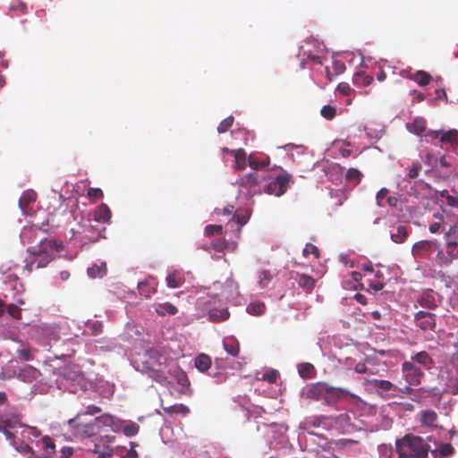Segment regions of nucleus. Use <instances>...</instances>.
Instances as JSON below:
<instances>
[{"label":"nucleus","instance_id":"obj_34","mask_svg":"<svg viewBox=\"0 0 458 458\" xmlns=\"http://www.w3.org/2000/svg\"><path fill=\"white\" fill-rule=\"evenodd\" d=\"M36 200V193L33 191H27L22 193L19 199V206L22 210H25L26 207Z\"/></svg>","mask_w":458,"mask_h":458},{"label":"nucleus","instance_id":"obj_61","mask_svg":"<svg viewBox=\"0 0 458 458\" xmlns=\"http://www.w3.org/2000/svg\"><path fill=\"white\" fill-rule=\"evenodd\" d=\"M18 357L22 360H30L32 356L28 349H21L18 351Z\"/></svg>","mask_w":458,"mask_h":458},{"label":"nucleus","instance_id":"obj_36","mask_svg":"<svg viewBox=\"0 0 458 458\" xmlns=\"http://www.w3.org/2000/svg\"><path fill=\"white\" fill-rule=\"evenodd\" d=\"M372 386L377 390L391 391L395 386L388 380L373 379L371 382Z\"/></svg>","mask_w":458,"mask_h":458},{"label":"nucleus","instance_id":"obj_51","mask_svg":"<svg viewBox=\"0 0 458 458\" xmlns=\"http://www.w3.org/2000/svg\"><path fill=\"white\" fill-rule=\"evenodd\" d=\"M278 377H279L278 372L276 369H271V370L264 373L261 377V379L269 384H273V383L276 382Z\"/></svg>","mask_w":458,"mask_h":458},{"label":"nucleus","instance_id":"obj_39","mask_svg":"<svg viewBox=\"0 0 458 458\" xmlns=\"http://www.w3.org/2000/svg\"><path fill=\"white\" fill-rule=\"evenodd\" d=\"M362 174L356 168H349L345 174V179L350 182L359 183Z\"/></svg>","mask_w":458,"mask_h":458},{"label":"nucleus","instance_id":"obj_17","mask_svg":"<svg viewBox=\"0 0 458 458\" xmlns=\"http://www.w3.org/2000/svg\"><path fill=\"white\" fill-rule=\"evenodd\" d=\"M434 242L431 241H420L412 246V255L414 257H423L426 252L432 250Z\"/></svg>","mask_w":458,"mask_h":458},{"label":"nucleus","instance_id":"obj_22","mask_svg":"<svg viewBox=\"0 0 458 458\" xmlns=\"http://www.w3.org/2000/svg\"><path fill=\"white\" fill-rule=\"evenodd\" d=\"M209 320L212 322L225 321L230 317V313L226 308L224 309H211L208 312Z\"/></svg>","mask_w":458,"mask_h":458},{"label":"nucleus","instance_id":"obj_12","mask_svg":"<svg viewBox=\"0 0 458 458\" xmlns=\"http://www.w3.org/2000/svg\"><path fill=\"white\" fill-rule=\"evenodd\" d=\"M138 288L140 295L144 296L147 299H149L152 294L157 292V282L155 278L149 277L148 279L140 282L138 284Z\"/></svg>","mask_w":458,"mask_h":458},{"label":"nucleus","instance_id":"obj_9","mask_svg":"<svg viewBox=\"0 0 458 458\" xmlns=\"http://www.w3.org/2000/svg\"><path fill=\"white\" fill-rule=\"evenodd\" d=\"M114 440L113 436H105L97 439L94 444L93 453L98 455L97 458H107L113 455V449L108 445Z\"/></svg>","mask_w":458,"mask_h":458},{"label":"nucleus","instance_id":"obj_35","mask_svg":"<svg viewBox=\"0 0 458 458\" xmlns=\"http://www.w3.org/2000/svg\"><path fill=\"white\" fill-rule=\"evenodd\" d=\"M266 306L263 302H251L247 307V311L253 316H260L264 314Z\"/></svg>","mask_w":458,"mask_h":458},{"label":"nucleus","instance_id":"obj_10","mask_svg":"<svg viewBox=\"0 0 458 458\" xmlns=\"http://www.w3.org/2000/svg\"><path fill=\"white\" fill-rule=\"evenodd\" d=\"M414 318L418 327L423 331H433L436 327V316L433 313L420 310L415 314Z\"/></svg>","mask_w":458,"mask_h":458},{"label":"nucleus","instance_id":"obj_55","mask_svg":"<svg viewBox=\"0 0 458 458\" xmlns=\"http://www.w3.org/2000/svg\"><path fill=\"white\" fill-rule=\"evenodd\" d=\"M249 217L245 215H240L237 212H234V215L233 216V222H235L236 224L240 225V226L237 228V231H241V226L245 225L248 222Z\"/></svg>","mask_w":458,"mask_h":458},{"label":"nucleus","instance_id":"obj_50","mask_svg":"<svg viewBox=\"0 0 458 458\" xmlns=\"http://www.w3.org/2000/svg\"><path fill=\"white\" fill-rule=\"evenodd\" d=\"M87 196L91 201H96L99 199H102L104 193L99 188H89L88 190Z\"/></svg>","mask_w":458,"mask_h":458},{"label":"nucleus","instance_id":"obj_1","mask_svg":"<svg viewBox=\"0 0 458 458\" xmlns=\"http://www.w3.org/2000/svg\"><path fill=\"white\" fill-rule=\"evenodd\" d=\"M64 249L61 242L54 239H45L40 241L39 244L31 246L28 249L32 258L26 264L25 268L32 272L34 268H42L47 266L55 258V252H60Z\"/></svg>","mask_w":458,"mask_h":458},{"label":"nucleus","instance_id":"obj_49","mask_svg":"<svg viewBox=\"0 0 458 458\" xmlns=\"http://www.w3.org/2000/svg\"><path fill=\"white\" fill-rule=\"evenodd\" d=\"M446 241L458 242V222L445 233Z\"/></svg>","mask_w":458,"mask_h":458},{"label":"nucleus","instance_id":"obj_43","mask_svg":"<svg viewBox=\"0 0 458 458\" xmlns=\"http://www.w3.org/2000/svg\"><path fill=\"white\" fill-rule=\"evenodd\" d=\"M63 375L65 378L72 380V381H77L82 377L81 371L72 370V368H69V367H67L64 369Z\"/></svg>","mask_w":458,"mask_h":458},{"label":"nucleus","instance_id":"obj_52","mask_svg":"<svg viewBox=\"0 0 458 458\" xmlns=\"http://www.w3.org/2000/svg\"><path fill=\"white\" fill-rule=\"evenodd\" d=\"M437 452L441 456H448L454 454V449L451 444H442L437 449Z\"/></svg>","mask_w":458,"mask_h":458},{"label":"nucleus","instance_id":"obj_60","mask_svg":"<svg viewBox=\"0 0 458 458\" xmlns=\"http://www.w3.org/2000/svg\"><path fill=\"white\" fill-rule=\"evenodd\" d=\"M388 190L386 188H382L377 193V203L379 207L383 206L382 200L387 196Z\"/></svg>","mask_w":458,"mask_h":458},{"label":"nucleus","instance_id":"obj_48","mask_svg":"<svg viewBox=\"0 0 458 458\" xmlns=\"http://www.w3.org/2000/svg\"><path fill=\"white\" fill-rule=\"evenodd\" d=\"M233 123V116L226 117L219 123V125L217 127V131L219 133H224V132L227 131L232 127Z\"/></svg>","mask_w":458,"mask_h":458},{"label":"nucleus","instance_id":"obj_26","mask_svg":"<svg viewBox=\"0 0 458 458\" xmlns=\"http://www.w3.org/2000/svg\"><path fill=\"white\" fill-rule=\"evenodd\" d=\"M155 310L159 316H165L166 314L175 315L178 311L177 308L170 302L157 304Z\"/></svg>","mask_w":458,"mask_h":458},{"label":"nucleus","instance_id":"obj_11","mask_svg":"<svg viewBox=\"0 0 458 458\" xmlns=\"http://www.w3.org/2000/svg\"><path fill=\"white\" fill-rule=\"evenodd\" d=\"M283 427L276 423L259 425L257 430L261 432V437L267 442L276 440L281 434Z\"/></svg>","mask_w":458,"mask_h":458},{"label":"nucleus","instance_id":"obj_32","mask_svg":"<svg viewBox=\"0 0 458 458\" xmlns=\"http://www.w3.org/2000/svg\"><path fill=\"white\" fill-rule=\"evenodd\" d=\"M373 81V77L367 75L363 72H355L352 78L353 84L369 86Z\"/></svg>","mask_w":458,"mask_h":458},{"label":"nucleus","instance_id":"obj_19","mask_svg":"<svg viewBox=\"0 0 458 458\" xmlns=\"http://www.w3.org/2000/svg\"><path fill=\"white\" fill-rule=\"evenodd\" d=\"M231 154L233 155L235 159L234 168L236 170H244L247 166V154L243 148L232 150Z\"/></svg>","mask_w":458,"mask_h":458},{"label":"nucleus","instance_id":"obj_41","mask_svg":"<svg viewBox=\"0 0 458 458\" xmlns=\"http://www.w3.org/2000/svg\"><path fill=\"white\" fill-rule=\"evenodd\" d=\"M15 449L24 454L27 458H37L32 447H30L28 444H21L20 445H13Z\"/></svg>","mask_w":458,"mask_h":458},{"label":"nucleus","instance_id":"obj_63","mask_svg":"<svg viewBox=\"0 0 458 458\" xmlns=\"http://www.w3.org/2000/svg\"><path fill=\"white\" fill-rule=\"evenodd\" d=\"M73 454V449L72 447H63L61 449V455L56 458H71Z\"/></svg>","mask_w":458,"mask_h":458},{"label":"nucleus","instance_id":"obj_30","mask_svg":"<svg viewBox=\"0 0 458 458\" xmlns=\"http://www.w3.org/2000/svg\"><path fill=\"white\" fill-rule=\"evenodd\" d=\"M211 366V359L206 354H199L195 358V367L200 371H207Z\"/></svg>","mask_w":458,"mask_h":458},{"label":"nucleus","instance_id":"obj_54","mask_svg":"<svg viewBox=\"0 0 458 458\" xmlns=\"http://www.w3.org/2000/svg\"><path fill=\"white\" fill-rule=\"evenodd\" d=\"M314 367L310 363H303L299 369V373L301 377H309Z\"/></svg>","mask_w":458,"mask_h":458},{"label":"nucleus","instance_id":"obj_25","mask_svg":"<svg viewBox=\"0 0 458 458\" xmlns=\"http://www.w3.org/2000/svg\"><path fill=\"white\" fill-rule=\"evenodd\" d=\"M447 257L445 263H451L453 259H458V242L446 241L445 244Z\"/></svg>","mask_w":458,"mask_h":458},{"label":"nucleus","instance_id":"obj_31","mask_svg":"<svg viewBox=\"0 0 458 458\" xmlns=\"http://www.w3.org/2000/svg\"><path fill=\"white\" fill-rule=\"evenodd\" d=\"M248 163L251 169L258 170L269 165V157L259 160L255 155L250 154L248 157Z\"/></svg>","mask_w":458,"mask_h":458},{"label":"nucleus","instance_id":"obj_4","mask_svg":"<svg viewBox=\"0 0 458 458\" xmlns=\"http://www.w3.org/2000/svg\"><path fill=\"white\" fill-rule=\"evenodd\" d=\"M161 359L165 360L164 357L160 356L158 360L152 362L151 360H153V357L149 356V360H146L144 362V369L149 377L165 386L168 381L165 372L160 368L162 366Z\"/></svg>","mask_w":458,"mask_h":458},{"label":"nucleus","instance_id":"obj_2","mask_svg":"<svg viewBox=\"0 0 458 458\" xmlns=\"http://www.w3.org/2000/svg\"><path fill=\"white\" fill-rule=\"evenodd\" d=\"M395 445L403 458H427L430 449L429 445L422 437L413 435H405L402 439L396 440Z\"/></svg>","mask_w":458,"mask_h":458},{"label":"nucleus","instance_id":"obj_24","mask_svg":"<svg viewBox=\"0 0 458 458\" xmlns=\"http://www.w3.org/2000/svg\"><path fill=\"white\" fill-rule=\"evenodd\" d=\"M408 235V229L404 225H398L395 231L391 232V239L395 243H403L407 239Z\"/></svg>","mask_w":458,"mask_h":458},{"label":"nucleus","instance_id":"obj_42","mask_svg":"<svg viewBox=\"0 0 458 458\" xmlns=\"http://www.w3.org/2000/svg\"><path fill=\"white\" fill-rule=\"evenodd\" d=\"M321 115L327 120H332L336 115V109L333 106L326 105L320 110Z\"/></svg>","mask_w":458,"mask_h":458},{"label":"nucleus","instance_id":"obj_21","mask_svg":"<svg viewBox=\"0 0 458 458\" xmlns=\"http://www.w3.org/2000/svg\"><path fill=\"white\" fill-rule=\"evenodd\" d=\"M437 415L434 411L427 410L420 413V421L422 425L427 427H436Z\"/></svg>","mask_w":458,"mask_h":458},{"label":"nucleus","instance_id":"obj_37","mask_svg":"<svg viewBox=\"0 0 458 458\" xmlns=\"http://www.w3.org/2000/svg\"><path fill=\"white\" fill-rule=\"evenodd\" d=\"M85 325L92 335H98L103 331V323L101 321L88 320Z\"/></svg>","mask_w":458,"mask_h":458},{"label":"nucleus","instance_id":"obj_5","mask_svg":"<svg viewBox=\"0 0 458 458\" xmlns=\"http://www.w3.org/2000/svg\"><path fill=\"white\" fill-rule=\"evenodd\" d=\"M21 415L17 409L13 406H7L4 410L0 409V429L4 427L14 428L16 426H21Z\"/></svg>","mask_w":458,"mask_h":458},{"label":"nucleus","instance_id":"obj_45","mask_svg":"<svg viewBox=\"0 0 458 458\" xmlns=\"http://www.w3.org/2000/svg\"><path fill=\"white\" fill-rule=\"evenodd\" d=\"M174 375L177 377L178 383L182 387H188L190 386L189 379H188L186 374L182 370H181L180 369L176 368L174 369Z\"/></svg>","mask_w":458,"mask_h":458},{"label":"nucleus","instance_id":"obj_16","mask_svg":"<svg viewBox=\"0 0 458 458\" xmlns=\"http://www.w3.org/2000/svg\"><path fill=\"white\" fill-rule=\"evenodd\" d=\"M411 360L422 365L426 369H430L434 363L431 356L425 351H421L411 355Z\"/></svg>","mask_w":458,"mask_h":458},{"label":"nucleus","instance_id":"obj_44","mask_svg":"<svg viewBox=\"0 0 458 458\" xmlns=\"http://www.w3.org/2000/svg\"><path fill=\"white\" fill-rule=\"evenodd\" d=\"M140 426L135 422H131L123 427V432L126 437H131L138 434Z\"/></svg>","mask_w":458,"mask_h":458},{"label":"nucleus","instance_id":"obj_56","mask_svg":"<svg viewBox=\"0 0 458 458\" xmlns=\"http://www.w3.org/2000/svg\"><path fill=\"white\" fill-rule=\"evenodd\" d=\"M271 279H272V275L269 271L262 270L259 272V283L260 284H264L265 283L271 281Z\"/></svg>","mask_w":458,"mask_h":458},{"label":"nucleus","instance_id":"obj_64","mask_svg":"<svg viewBox=\"0 0 458 458\" xmlns=\"http://www.w3.org/2000/svg\"><path fill=\"white\" fill-rule=\"evenodd\" d=\"M446 204L449 207L458 208V198L454 197V196H452V195H447V197H446Z\"/></svg>","mask_w":458,"mask_h":458},{"label":"nucleus","instance_id":"obj_6","mask_svg":"<svg viewBox=\"0 0 458 458\" xmlns=\"http://www.w3.org/2000/svg\"><path fill=\"white\" fill-rule=\"evenodd\" d=\"M288 184L289 176L287 174H279L275 180L266 185L264 192L269 195L280 197L286 191Z\"/></svg>","mask_w":458,"mask_h":458},{"label":"nucleus","instance_id":"obj_40","mask_svg":"<svg viewBox=\"0 0 458 458\" xmlns=\"http://www.w3.org/2000/svg\"><path fill=\"white\" fill-rule=\"evenodd\" d=\"M431 79V76L429 73L424 72V71H418L416 74L414 75V81L420 85V86H426L429 83Z\"/></svg>","mask_w":458,"mask_h":458},{"label":"nucleus","instance_id":"obj_38","mask_svg":"<svg viewBox=\"0 0 458 458\" xmlns=\"http://www.w3.org/2000/svg\"><path fill=\"white\" fill-rule=\"evenodd\" d=\"M444 392L454 395L458 394V378L454 377H448Z\"/></svg>","mask_w":458,"mask_h":458},{"label":"nucleus","instance_id":"obj_47","mask_svg":"<svg viewBox=\"0 0 458 458\" xmlns=\"http://www.w3.org/2000/svg\"><path fill=\"white\" fill-rule=\"evenodd\" d=\"M6 311L8 315L15 319H20L21 318V310L15 304H9L6 306Z\"/></svg>","mask_w":458,"mask_h":458},{"label":"nucleus","instance_id":"obj_7","mask_svg":"<svg viewBox=\"0 0 458 458\" xmlns=\"http://www.w3.org/2000/svg\"><path fill=\"white\" fill-rule=\"evenodd\" d=\"M327 386L325 382H316L308 384L303 390V396L314 401H324L327 394Z\"/></svg>","mask_w":458,"mask_h":458},{"label":"nucleus","instance_id":"obj_62","mask_svg":"<svg viewBox=\"0 0 458 458\" xmlns=\"http://www.w3.org/2000/svg\"><path fill=\"white\" fill-rule=\"evenodd\" d=\"M10 429L11 428L9 427H4V429H0V432H3L5 435L6 439L11 441V445H15V442H14L15 436L13 433H12L10 431Z\"/></svg>","mask_w":458,"mask_h":458},{"label":"nucleus","instance_id":"obj_15","mask_svg":"<svg viewBox=\"0 0 458 458\" xmlns=\"http://www.w3.org/2000/svg\"><path fill=\"white\" fill-rule=\"evenodd\" d=\"M111 217V210L105 203L100 204L94 212V218L98 222L108 223Z\"/></svg>","mask_w":458,"mask_h":458},{"label":"nucleus","instance_id":"obj_23","mask_svg":"<svg viewBox=\"0 0 458 458\" xmlns=\"http://www.w3.org/2000/svg\"><path fill=\"white\" fill-rule=\"evenodd\" d=\"M224 348L227 353L232 356H237L240 352V344L233 337L225 338L223 343Z\"/></svg>","mask_w":458,"mask_h":458},{"label":"nucleus","instance_id":"obj_53","mask_svg":"<svg viewBox=\"0 0 458 458\" xmlns=\"http://www.w3.org/2000/svg\"><path fill=\"white\" fill-rule=\"evenodd\" d=\"M222 230L223 227L220 225H208L205 227V233L208 236L220 234L222 233Z\"/></svg>","mask_w":458,"mask_h":458},{"label":"nucleus","instance_id":"obj_20","mask_svg":"<svg viewBox=\"0 0 458 458\" xmlns=\"http://www.w3.org/2000/svg\"><path fill=\"white\" fill-rule=\"evenodd\" d=\"M165 281L169 288H177L183 284L185 279L182 273L174 271L167 275Z\"/></svg>","mask_w":458,"mask_h":458},{"label":"nucleus","instance_id":"obj_57","mask_svg":"<svg viewBox=\"0 0 458 458\" xmlns=\"http://www.w3.org/2000/svg\"><path fill=\"white\" fill-rule=\"evenodd\" d=\"M337 90L344 96H349L351 94L352 89L348 83L341 82L337 86Z\"/></svg>","mask_w":458,"mask_h":458},{"label":"nucleus","instance_id":"obj_29","mask_svg":"<svg viewBox=\"0 0 458 458\" xmlns=\"http://www.w3.org/2000/svg\"><path fill=\"white\" fill-rule=\"evenodd\" d=\"M87 273L91 278L103 277L106 273V264L105 262L99 265L94 264L88 268Z\"/></svg>","mask_w":458,"mask_h":458},{"label":"nucleus","instance_id":"obj_59","mask_svg":"<svg viewBox=\"0 0 458 458\" xmlns=\"http://www.w3.org/2000/svg\"><path fill=\"white\" fill-rule=\"evenodd\" d=\"M420 168H421V166L419 163L412 164V166L411 167V169L409 171V177L411 179L416 178L419 174Z\"/></svg>","mask_w":458,"mask_h":458},{"label":"nucleus","instance_id":"obj_18","mask_svg":"<svg viewBox=\"0 0 458 458\" xmlns=\"http://www.w3.org/2000/svg\"><path fill=\"white\" fill-rule=\"evenodd\" d=\"M439 140L443 145L450 144L453 148H455L458 145V131L451 129L447 131H442Z\"/></svg>","mask_w":458,"mask_h":458},{"label":"nucleus","instance_id":"obj_8","mask_svg":"<svg viewBox=\"0 0 458 458\" xmlns=\"http://www.w3.org/2000/svg\"><path fill=\"white\" fill-rule=\"evenodd\" d=\"M405 380L410 386H419L424 373L411 361H404L402 364Z\"/></svg>","mask_w":458,"mask_h":458},{"label":"nucleus","instance_id":"obj_46","mask_svg":"<svg viewBox=\"0 0 458 458\" xmlns=\"http://www.w3.org/2000/svg\"><path fill=\"white\" fill-rule=\"evenodd\" d=\"M302 253L304 257H309L310 254H312L315 259H318L320 255L318 248L311 243L306 244Z\"/></svg>","mask_w":458,"mask_h":458},{"label":"nucleus","instance_id":"obj_27","mask_svg":"<svg viewBox=\"0 0 458 458\" xmlns=\"http://www.w3.org/2000/svg\"><path fill=\"white\" fill-rule=\"evenodd\" d=\"M408 128L412 133L421 136L426 132V121L423 118H416L408 124Z\"/></svg>","mask_w":458,"mask_h":458},{"label":"nucleus","instance_id":"obj_3","mask_svg":"<svg viewBox=\"0 0 458 458\" xmlns=\"http://www.w3.org/2000/svg\"><path fill=\"white\" fill-rule=\"evenodd\" d=\"M81 414L68 420L67 424L71 434L76 438H85L94 436L98 428L95 423H83L80 420Z\"/></svg>","mask_w":458,"mask_h":458},{"label":"nucleus","instance_id":"obj_58","mask_svg":"<svg viewBox=\"0 0 458 458\" xmlns=\"http://www.w3.org/2000/svg\"><path fill=\"white\" fill-rule=\"evenodd\" d=\"M114 417L107 414L96 418L97 421H100L106 426H111L114 423Z\"/></svg>","mask_w":458,"mask_h":458},{"label":"nucleus","instance_id":"obj_28","mask_svg":"<svg viewBox=\"0 0 458 458\" xmlns=\"http://www.w3.org/2000/svg\"><path fill=\"white\" fill-rule=\"evenodd\" d=\"M163 410L166 414H182L186 415L190 413V409L188 406L182 403H176L170 406H163Z\"/></svg>","mask_w":458,"mask_h":458},{"label":"nucleus","instance_id":"obj_13","mask_svg":"<svg viewBox=\"0 0 458 458\" xmlns=\"http://www.w3.org/2000/svg\"><path fill=\"white\" fill-rule=\"evenodd\" d=\"M345 394H347L346 390L340 387H333L327 385L324 402L327 405H333L336 403Z\"/></svg>","mask_w":458,"mask_h":458},{"label":"nucleus","instance_id":"obj_33","mask_svg":"<svg viewBox=\"0 0 458 458\" xmlns=\"http://www.w3.org/2000/svg\"><path fill=\"white\" fill-rule=\"evenodd\" d=\"M297 282L299 286L309 291L312 290L315 286V279L305 274L299 275Z\"/></svg>","mask_w":458,"mask_h":458},{"label":"nucleus","instance_id":"obj_14","mask_svg":"<svg viewBox=\"0 0 458 458\" xmlns=\"http://www.w3.org/2000/svg\"><path fill=\"white\" fill-rule=\"evenodd\" d=\"M259 175L256 172L250 173L246 175L240 177L237 180V184L242 188L250 189L259 184Z\"/></svg>","mask_w":458,"mask_h":458}]
</instances>
